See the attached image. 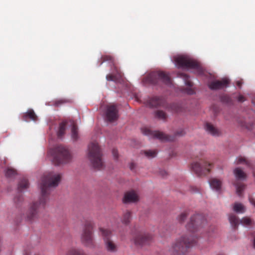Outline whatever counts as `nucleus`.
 Returning a JSON list of instances; mask_svg holds the SVG:
<instances>
[{
  "label": "nucleus",
  "instance_id": "1",
  "mask_svg": "<svg viewBox=\"0 0 255 255\" xmlns=\"http://www.w3.org/2000/svg\"><path fill=\"white\" fill-rule=\"evenodd\" d=\"M206 223L205 217L201 214L192 215L186 225L187 230L190 233L182 236L173 243L169 250L170 255H185L188 249L197 244L198 238L195 233Z\"/></svg>",
  "mask_w": 255,
  "mask_h": 255
},
{
  "label": "nucleus",
  "instance_id": "2",
  "mask_svg": "<svg viewBox=\"0 0 255 255\" xmlns=\"http://www.w3.org/2000/svg\"><path fill=\"white\" fill-rule=\"evenodd\" d=\"M61 179L59 174L52 175L48 174L44 175L41 178L39 187L41 189V195L38 202H35L30 206L29 209L23 215L26 221L32 223L35 221L38 216V210L40 207L44 208L47 200L48 190L51 188L58 186Z\"/></svg>",
  "mask_w": 255,
  "mask_h": 255
},
{
  "label": "nucleus",
  "instance_id": "3",
  "mask_svg": "<svg viewBox=\"0 0 255 255\" xmlns=\"http://www.w3.org/2000/svg\"><path fill=\"white\" fill-rule=\"evenodd\" d=\"M174 62L176 67L178 68L194 70L199 75L204 74L203 68L189 55H178L175 57Z\"/></svg>",
  "mask_w": 255,
  "mask_h": 255
},
{
  "label": "nucleus",
  "instance_id": "4",
  "mask_svg": "<svg viewBox=\"0 0 255 255\" xmlns=\"http://www.w3.org/2000/svg\"><path fill=\"white\" fill-rule=\"evenodd\" d=\"M142 82L156 87H161L162 84L170 85L171 82L169 76L162 71H153L145 77Z\"/></svg>",
  "mask_w": 255,
  "mask_h": 255
},
{
  "label": "nucleus",
  "instance_id": "5",
  "mask_svg": "<svg viewBox=\"0 0 255 255\" xmlns=\"http://www.w3.org/2000/svg\"><path fill=\"white\" fill-rule=\"evenodd\" d=\"M49 154L52 157V163L56 166L67 163L72 159V155L68 149L62 145H59L51 149Z\"/></svg>",
  "mask_w": 255,
  "mask_h": 255
},
{
  "label": "nucleus",
  "instance_id": "6",
  "mask_svg": "<svg viewBox=\"0 0 255 255\" xmlns=\"http://www.w3.org/2000/svg\"><path fill=\"white\" fill-rule=\"evenodd\" d=\"M102 153L98 144L92 142L88 145V157L93 168L100 170L104 163L102 159Z\"/></svg>",
  "mask_w": 255,
  "mask_h": 255
},
{
  "label": "nucleus",
  "instance_id": "7",
  "mask_svg": "<svg viewBox=\"0 0 255 255\" xmlns=\"http://www.w3.org/2000/svg\"><path fill=\"white\" fill-rule=\"evenodd\" d=\"M143 133L149 137L159 140L161 142L173 141L175 139V136H183L185 134L183 129H181L175 132L174 135L171 136L165 134L164 132L157 130H151L148 129H144Z\"/></svg>",
  "mask_w": 255,
  "mask_h": 255
},
{
  "label": "nucleus",
  "instance_id": "8",
  "mask_svg": "<svg viewBox=\"0 0 255 255\" xmlns=\"http://www.w3.org/2000/svg\"><path fill=\"white\" fill-rule=\"evenodd\" d=\"M132 240L136 246H143L149 243L152 239V236L146 233L143 229L134 227L131 230Z\"/></svg>",
  "mask_w": 255,
  "mask_h": 255
},
{
  "label": "nucleus",
  "instance_id": "9",
  "mask_svg": "<svg viewBox=\"0 0 255 255\" xmlns=\"http://www.w3.org/2000/svg\"><path fill=\"white\" fill-rule=\"evenodd\" d=\"M93 221L87 220L85 222L83 232L81 235L82 243L87 247L93 248L94 247L93 238Z\"/></svg>",
  "mask_w": 255,
  "mask_h": 255
},
{
  "label": "nucleus",
  "instance_id": "10",
  "mask_svg": "<svg viewBox=\"0 0 255 255\" xmlns=\"http://www.w3.org/2000/svg\"><path fill=\"white\" fill-rule=\"evenodd\" d=\"M101 59H103L102 61H98V66H100L102 64L106 61L109 62L111 68H114L116 71V74H109L106 76V79L108 81H113L116 83H122L123 80L122 79L121 74H120L115 66L114 58L110 55H105L101 57Z\"/></svg>",
  "mask_w": 255,
  "mask_h": 255
},
{
  "label": "nucleus",
  "instance_id": "11",
  "mask_svg": "<svg viewBox=\"0 0 255 255\" xmlns=\"http://www.w3.org/2000/svg\"><path fill=\"white\" fill-rule=\"evenodd\" d=\"M99 231L100 235L102 237L104 240L106 250L110 253H116L117 251V246L112 240V232L103 228H100Z\"/></svg>",
  "mask_w": 255,
  "mask_h": 255
},
{
  "label": "nucleus",
  "instance_id": "12",
  "mask_svg": "<svg viewBox=\"0 0 255 255\" xmlns=\"http://www.w3.org/2000/svg\"><path fill=\"white\" fill-rule=\"evenodd\" d=\"M212 165L207 161H202L201 163L194 162L191 165L192 171L198 176L206 175L210 172Z\"/></svg>",
  "mask_w": 255,
  "mask_h": 255
},
{
  "label": "nucleus",
  "instance_id": "13",
  "mask_svg": "<svg viewBox=\"0 0 255 255\" xmlns=\"http://www.w3.org/2000/svg\"><path fill=\"white\" fill-rule=\"evenodd\" d=\"M29 186L28 180L25 178L21 179L19 181L17 187L18 194L13 198L14 203L17 207L20 206L23 201V197L20 193L26 190L29 188Z\"/></svg>",
  "mask_w": 255,
  "mask_h": 255
},
{
  "label": "nucleus",
  "instance_id": "14",
  "mask_svg": "<svg viewBox=\"0 0 255 255\" xmlns=\"http://www.w3.org/2000/svg\"><path fill=\"white\" fill-rule=\"evenodd\" d=\"M118 110L116 105H112L106 107L105 112V119L110 122L117 120L119 118Z\"/></svg>",
  "mask_w": 255,
  "mask_h": 255
},
{
  "label": "nucleus",
  "instance_id": "15",
  "mask_svg": "<svg viewBox=\"0 0 255 255\" xmlns=\"http://www.w3.org/2000/svg\"><path fill=\"white\" fill-rule=\"evenodd\" d=\"M230 81L227 78H223L221 81L214 80L208 84L209 88L213 91L223 89L229 87Z\"/></svg>",
  "mask_w": 255,
  "mask_h": 255
},
{
  "label": "nucleus",
  "instance_id": "16",
  "mask_svg": "<svg viewBox=\"0 0 255 255\" xmlns=\"http://www.w3.org/2000/svg\"><path fill=\"white\" fill-rule=\"evenodd\" d=\"M164 103V99L160 96H154L147 101V105L150 108H157L163 106Z\"/></svg>",
  "mask_w": 255,
  "mask_h": 255
},
{
  "label": "nucleus",
  "instance_id": "17",
  "mask_svg": "<svg viewBox=\"0 0 255 255\" xmlns=\"http://www.w3.org/2000/svg\"><path fill=\"white\" fill-rule=\"evenodd\" d=\"M204 128L206 131L213 136L218 137L221 134V131L211 123H206Z\"/></svg>",
  "mask_w": 255,
  "mask_h": 255
},
{
  "label": "nucleus",
  "instance_id": "18",
  "mask_svg": "<svg viewBox=\"0 0 255 255\" xmlns=\"http://www.w3.org/2000/svg\"><path fill=\"white\" fill-rule=\"evenodd\" d=\"M21 120L26 122H28L30 121L35 122L38 121V117L32 109H29L21 116Z\"/></svg>",
  "mask_w": 255,
  "mask_h": 255
},
{
  "label": "nucleus",
  "instance_id": "19",
  "mask_svg": "<svg viewBox=\"0 0 255 255\" xmlns=\"http://www.w3.org/2000/svg\"><path fill=\"white\" fill-rule=\"evenodd\" d=\"M123 201L125 204L134 203L138 201V196L133 191H129L125 194Z\"/></svg>",
  "mask_w": 255,
  "mask_h": 255
},
{
  "label": "nucleus",
  "instance_id": "20",
  "mask_svg": "<svg viewBox=\"0 0 255 255\" xmlns=\"http://www.w3.org/2000/svg\"><path fill=\"white\" fill-rule=\"evenodd\" d=\"M209 183L212 190L218 193H221L222 182L220 180L216 178H212L209 180Z\"/></svg>",
  "mask_w": 255,
  "mask_h": 255
},
{
  "label": "nucleus",
  "instance_id": "21",
  "mask_svg": "<svg viewBox=\"0 0 255 255\" xmlns=\"http://www.w3.org/2000/svg\"><path fill=\"white\" fill-rule=\"evenodd\" d=\"M228 219L232 227L234 229L237 228L240 224V220L238 217L233 214H231L229 215Z\"/></svg>",
  "mask_w": 255,
  "mask_h": 255
},
{
  "label": "nucleus",
  "instance_id": "22",
  "mask_svg": "<svg viewBox=\"0 0 255 255\" xmlns=\"http://www.w3.org/2000/svg\"><path fill=\"white\" fill-rule=\"evenodd\" d=\"M67 122L63 121L59 125L58 129L57 131V135L59 138H63L66 129Z\"/></svg>",
  "mask_w": 255,
  "mask_h": 255
},
{
  "label": "nucleus",
  "instance_id": "23",
  "mask_svg": "<svg viewBox=\"0 0 255 255\" xmlns=\"http://www.w3.org/2000/svg\"><path fill=\"white\" fill-rule=\"evenodd\" d=\"M234 174L236 179L239 180H245L247 177L245 172L239 167H237L234 170Z\"/></svg>",
  "mask_w": 255,
  "mask_h": 255
},
{
  "label": "nucleus",
  "instance_id": "24",
  "mask_svg": "<svg viewBox=\"0 0 255 255\" xmlns=\"http://www.w3.org/2000/svg\"><path fill=\"white\" fill-rule=\"evenodd\" d=\"M71 137L72 140L75 142L79 139L78 128L77 126L74 125L71 128Z\"/></svg>",
  "mask_w": 255,
  "mask_h": 255
},
{
  "label": "nucleus",
  "instance_id": "25",
  "mask_svg": "<svg viewBox=\"0 0 255 255\" xmlns=\"http://www.w3.org/2000/svg\"><path fill=\"white\" fill-rule=\"evenodd\" d=\"M170 108L173 112L177 113L182 112L183 111L182 106L179 103H172L170 106Z\"/></svg>",
  "mask_w": 255,
  "mask_h": 255
},
{
  "label": "nucleus",
  "instance_id": "26",
  "mask_svg": "<svg viewBox=\"0 0 255 255\" xmlns=\"http://www.w3.org/2000/svg\"><path fill=\"white\" fill-rule=\"evenodd\" d=\"M154 117L160 120L165 121L167 118L166 114L163 111L158 110L154 112Z\"/></svg>",
  "mask_w": 255,
  "mask_h": 255
},
{
  "label": "nucleus",
  "instance_id": "27",
  "mask_svg": "<svg viewBox=\"0 0 255 255\" xmlns=\"http://www.w3.org/2000/svg\"><path fill=\"white\" fill-rule=\"evenodd\" d=\"M131 212L129 211H127L123 215L122 222L124 224L128 225L131 219Z\"/></svg>",
  "mask_w": 255,
  "mask_h": 255
},
{
  "label": "nucleus",
  "instance_id": "28",
  "mask_svg": "<svg viewBox=\"0 0 255 255\" xmlns=\"http://www.w3.org/2000/svg\"><path fill=\"white\" fill-rule=\"evenodd\" d=\"M141 153H143L144 155L148 159L153 158L155 157L157 155L156 151L152 150H143L141 151Z\"/></svg>",
  "mask_w": 255,
  "mask_h": 255
},
{
  "label": "nucleus",
  "instance_id": "29",
  "mask_svg": "<svg viewBox=\"0 0 255 255\" xmlns=\"http://www.w3.org/2000/svg\"><path fill=\"white\" fill-rule=\"evenodd\" d=\"M16 174V171L11 168L8 167L5 170V175L7 178H12Z\"/></svg>",
  "mask_w": 255,
  "mask_h": 255
},
{
  "label": "nucleus",
  "instance_id": "30",
  "mask_svg": "<svg viewBox=\"0 0 255 255\" xmlns=\"http://www.w3.org/2000/svg\"><path fill=\"white\" fill-rule=\"evenodd\" d=\"M188 215H189V210H186V211H184L183 212H182L178 216H177V220L180 223H182L186 219Z\"/></svg>",
  "mask_w": 255,
  "mask_h": 255
},
{
  "label": "nucleus",
  "instance_id": "31",
  "mask_svg": "<svg viewBox=\"0 0 255 255\" xmlns=\"http://www.w3.org/2000/svg\"><path fill=\"white\" fill-rule=\"evenodd\" d=\"M66 255H85L80 249H71L68 251Z\"/></svg>",
  "mask_w": 255,
  "mask_h": 255
},
{
  "label": "nucleus",
  "instance_id": "32",
  "mask_svg": "<svg viewBox=\"0 0 255 255\" xmlns=\"http://www.w3.org/2000/svg\"><path fill=\"white\" fill-rule=\"evenodd\" d=\"M234 211L237 213H243L245 212V208L241 203H235L233 208Z\"/></svg>",
  "mask_w": 255,
  "mask_h": 255
},
{
  "label": "nucleus",
  "instance_id": "33",
  "mask_svg": "<svg viewBox=\"0 0 255 255\" xmlns=\"http://www.w3.org/2000/svg\"><path fill=\"white\" fill-rule=\"evenodd\" d=\"M240 224L244 226H250L253 224V221L248 217H244L240 220Z\"/></svg>",
  "mask_w": 255,
  "mask_h": 255
},
{
  "label": "nucleus",
  "instance_id": "34",
  "mask_svg": "<svg viewBox=\"0 0 255 255\" xmlns=\"http://www.w3.org/2000/svg\"><path fill=\"white\" fill-rule=\"evenodd\" d=\"M220 101L226 104H231L232 103V99L228 95H223L220 97Z\"/></svg>",
  "mask_w": 255,
  "mask_h": 255
},
{
  "label": "nucleus",
  "instance_id": "35",
  "mask_svg": "<svg viewBox=\"0 0 255 255\" xmlns=\"http://www.w3.org/2000/svg\"><path fill=\"white\" fill-rule=\"evenodd\" d=\"M181 76L184 79V84L186 86H188L189 88L192 87V86H193L192 83L189 80V76L187 74H184V73H182L181 74Z\"/></svg>",
  "mask_w": 255,
  "mask_h": 255
},
{
  "label": "nucleus",
  "instance_id": "36",
  "mask_svg": "<svg viewBox=\"0 0 255 255\" xmlns=\"http://www.w3.org/2000/svg\"><path fill=\"white\" fill-rule=\"evenodd\" d=\"M236 188V192L239 196H241L243 191L244 190L245 186L243 184H235Z\"/></svg>",
  "mask_w": 255,
  "mask_h": 255
},
{
  "label": "nucleus",
  "instance_id": "37",
  "mask_svg": "<svg viewBox=\"0 0 255 255\" xmlns=\"http://www.w3.org/2000/svg\"><path fill=\"white\" fill-rule=\"evenodd\" d=\"M69 102V101L68 100L61 99L55 101L53 104V105L55 107H59L61 105L68 103Z\"/></svg>",
  "mask_w": 255,
  "mask_h": 255
},
{
  "label": "nucleus",
  "instance_id": "38",
  "mask_svg": "<svg viewBox=\"0 0 255 255\" xmlns=\"http://www.w3.org/2000/svg\"><path fill=\"white\" fill-rule=\"evenodd\" d=\"M183 91L189 95H192L195 94V91L191 88V87L185 88Z\"/></svg>",
  "mask_w": 255,
  "mask_h": 255
},
{
  "label": "nucleus",
  "instance_id": "39",
  "mask_svg": "<svg viewBox=\"0 0 255 255\" xmlns=\"http://www.w3.org/2000/svg\"><path fill=\"white\" fill-rule=\"evenodd\" d=\"M238 164H245L246 165H249V162L244 157H239L237 161Z\"/></svg>",
  "mask_w": 255,
  "mask_h": 255
},
{
  "label": "nucleus",
  "instance_id": "40",
  "mask_svg": "<svg viewBox=\"0 0 255 255\" xmlns=\"http://www.w3.org/2000/svg\"><path fill=\"white\" fill-rule=\"evenodd\" d=\"M159 175L163 178H165L167 176L168 173L166 171L163 169H160L159 170Z\"/></svg>",
  "mask_w": 255,
  "mask_h": 255
},
{
  "label": "nucleus",
  "instance_id": "41",
  "mask_svg": "<svg viewBox=\"0 0 255 255\" xmlns=\"http://www.w3.org/2000/svg\"><path fill=\"white\" fill-rule=\"evenodd\" d=\"M112 153L114 159L117 160L119 157V154L117 149L115 148L113 149Z\"/></svg>",
  "mask_w": 255,
  "mask_h": 255
},
{
  "label": "nucleus",
  "instance_id": "42",
  "mask_svg": "<svg viewBox=\"0 0 255 255\" xmlns=\"http://www.w3.org/2000/svg\"><path fill=\"white\" fill-rule=\"evenodd\" d=\"M237 100L239 102L241 103L244 102L245 100L244 97L242 95H240L239 96H238Z\"/></svg>",
  "mask_w": 255,
  "mask_h": 255
},
{
  "label": "nucleus",
  "instance_id": "43",
  "mask_svg": "<svg viewBox=\"0 0 255 255\" xmlns=\"http://www.w3.org/2000/svg\"><path fill=\"white\" fill-rule=\"evenodd\" d=\"M191 190L193 192L196 193L199 191V190L197 188L192 186L191 187Z\"/></svg>",
  "mask_w": 255,
  "mask_h": 255
},
{
  "label": "nucleus",
  "instance_id": "44",
  "mask_svg": "<svg viewBox=\"0 0 255 255\" xmlns=\"http://www.w3.org/2000/svg\"><path fill=\"white\" fill-rule=\"evenodd\" d=\"M242 84L243 82L242 81L239 80L237 82V85L239 88H241Z\"/></svg>",
  "mask_w": 255,
  "mask_h": 255
},
{
  "label": "nucleus",
  "instance_id": "45",
  "mask_svg": "<svg viewBox=\"0 0 255 255\" xmlns=\"http://www.w3.org/2000/svg\"><path fill=\"white\" fill-rule=\"evenodd\" d=\"M135 167V164L134 163H130L129 164V168L130 170H133Z\"/></svg>",
  "mask_w": 255,
  "mask_h": 255
},
{
  "label": "nucleus",
  "instance_id": "46",
  "mask_svg": "<svg viewBox=\"0 0 255 255\" xmlns=\"http://www.w3.org/2000/svg\"><path fill=\"white\" fill-rule=\"evenodd\" d=\"M250 201L251 203L255 207V200L254 199H250Z\"/></svg>",
  "mask_w": 255,
  "mask_h": 255
},
{
  "label": "nucleus",
  "instance_id": "47",
  "mask_svg": "<svg viewBox=\"0 0 255 255\" xmlns=\"http://www.w3.org/2000/svg\"><path fill=\"white\" fill-rule=\"evenodd\" d=\"M252 103L255 106V98L252 99Z\"/></svg>",
  "mask_w": 255,
  "mask_h": 255
},
{
  "label": "nucleus",
  "instance_id": "48",
  "mask_svg": "<svg viewBox=\"0 0 255 255\" xmlns=\"http://www.w3.org/2000/svg\"><path fill=\"white\" fill-rule=\"evenodd\" d=\"M253 246H254V248L255 249V238L254 239Z\"/></svg>",
  "mask_w": 255,
  "mask_h": 255
}]
</instances>
